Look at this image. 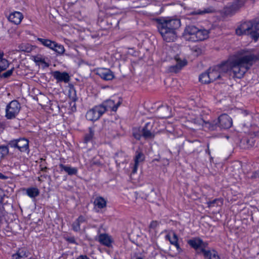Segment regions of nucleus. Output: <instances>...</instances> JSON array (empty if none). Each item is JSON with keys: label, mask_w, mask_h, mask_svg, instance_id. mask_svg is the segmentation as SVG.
Segmentation results:
<instances>
[{"label": "nucleus", "mask_w": 259, "mask_h": 259, "mask_svg": "<svg viewBox=\"0 0 259 259\" xmlns=\"http://www.w3.org/2000/svg\"><path fill=\"white\" fill-rule=\"evenodd\" d=\"M4 55L3 52H0V72L7 69L9 66L8 61L4 58Z\"/></svg>", "instance_id": "nucleus-26"}, {"label": "nucleus", "mask_w": 259, "mask_h": 259, "mask_svg": "<svg viewBox=\"0 0 259 259\" xmlns=\"http://www.w3.org/2000/svg\"><path fill=\"white\" fill-rule=\"evenodd\" d=\"M155 121L150 120L146 123L142 129V136L145 139H153L156 134V128L154 127Z\"/></svg>", "instance_id": "nucleus-8"}, {"label": "nucleus", "mask_w": 259, "mask_h": 259, "mask_svg": "<svg viewBox=\"0 0 259 259\" xmlns=\"http://www.w3.org/2000/svg\"><path fill=\"white\" fill-rule=\"evenodd\" d=\"M193 51H195L196 53H197V55H198L199 54L201 53V50L198 48H194L193 49Z\"/></svg>", "instance_id": "nucleus-41"}, {"label": "nucleus", "mask_w": 259, "mask_h": 259, "mask_svg": "<svg viewBox=\"0 0 259 259\" xmlns=\"http://www.w3.org/2000/svg\"><path fill=\"white\" fill-rule=\"evenodd\" d=\"M199 81L203 83H209L212 82L208 70L206 72L201 73L199 76Z\"/></svg>", "instance_id": "nucleus-27"}, {"label": "nucleus", "mask_w": 259, "mask_h": 259, "mask_svg": "<svg viewBox=\"0 0 259 259\" xmlns=\"http://www.w3.org/2000/svg\"><path fill=\"white\" fill-rule=\"evenodd\" d=\"M203 255L204 257L208 258L209 259H220L218 253L214 250H204Z\"/></svg>", "instance_id": "nucleus-29"}, {"label": "nucleus", "mask_w": 259, "mask_h": 259, "mask_svg": "<svg viewBox=\"0 0 259 259\" xmlns=\"http://www.w3.org/2000/svg\"><path fill=\"white\" fill-rule=\"evenodd\" d=\"M165 238L166 239L169 241L170 243L171 244L175 245L177 248V249H179L180 248L178 242V237L175 232H170L169 233L166 235Z\"/></svg>", "instance_id": "nucleus-22"}, {"label": "nucleus", "mask_w": 259, "mask_h": 259, "mask_svg": "<svg viewBox=\"0 0 259 259\" xmlns=\"http://www.w3.org/2000/svg\"><path fill=\"white\" fill-rule=\"evenodd\" d=\"M94 204L98 208L102 209L106 206L107 201L102 197H97L95 199Z\"/></svg>", "instance_id": "nucleus-28"}, {"label": "nucleus", "mask_w": 259, "mask_h": 259, "mask_svg": "<svg viewBox=\"0 0 259 259\" xmlns=\"http://www.w3.org/2000/svg\"><path fill=\"white\" fill-rule=\"evenodd\" d=\"M68 95L70 100L73 102H75L77 100L76 91L73 87H70L68 90Z\"/></svg>", "instance_id": "nucleus-30"}, {"label": "nucleus", "mask_w": 259, "mask_h": 259, "mask_svg": "<svg viewBox=\"0 0 259 259\" xmlns=\"http://www.w3.org/2000/svg\"><path fill=\"white\" fill-rule=\"evenodd\" d=\"M194 123L198 125H201L204 128H207L210 131L215 130L219 126L218 120L212 121H205L200 118L194 119Z\"/></svg>", "instance_id": "nucleus-12"}, {"label": "nucleus", "mask_w": 259, "mask_h": 259, "mask_svg": "<svg viewBox=\"0 0 259 259\" xmlns=\"http://www.w3.org/2000/svg\"><path fill=\"white\" fill-rule=\"evenodd\" d=\"M21 105L17 100L11 101L7 106L5 109V116L8 119H13L18 115L20 109Z\"/></svg>", "instance_id": "nucleus-4"}, {"label": "nucleus", "mask_w": 259, "mask_h": 259, "mask_svg": "<svg viewBox=\"0 0 259 259\" xmlns=\"http://www.w3.org/2000/svg\"><path fill=\"white\" fill-rule=\"evenodd\" d=\"M209 31L205 29H199L196 33L195 41L203 40L208 37Z\"/></svg>", "instance_id": "nucleus-21"}, {"label": "nucleus", "mask_w": 259, "mask_h": 259, "mask_svg": "<svg viewBox=\"0 0 259 259\" xmlns=\"http://www.w3.org/2000/svg\"><path fill=\"white\" fill-rule=\"evenodd\" d=\"M34 61L36 63H45V58L41 55H37L34 57Z\"/></svg>", "instance_id": "nucleus-35"}, {"label": "nucleus", "mask_w": 259, "mask_h": 259, "mask_svg": "<svg viewBox=\"0 0 259 259\" xmlns=\"http://www.w3.org/2000/svg\"><path fill=\"white\" fill-rule=\"evenodd\" d=\"M175 59L176 61V64L168 67V71L170 72L177 73L179 72L187 63L185 59L182 60L179 56H176Z\"/></svg>", "instance_id": "nucleus-14"}, {"label": "nucleus", "mask_w": 259, "mask_h": 259, "mask_svg": "<svg viewBox=\"0 0 259 259\" xmlns=\"http://www.w3.org/2000/svg\"><path fill=\"white\" fill-rule=\"evenodd\" d=\"M26 194L31 198H35L39 195V190L36 187H30L26 190Z\"/></svg>", "instance_id": "nucleus-25"}, {"label": "nucleus", "mask_w": 259, "mask_h": 259, "mask_svg": "<svg viewBox=\"0 0 259 259\" xmlns=\"http://www.w3.org/2000/svg\"><path fill=\"white\" fill-rule=\"evenodd\" d=\"M105 112L104 107L99 105L89 110L85 117L87 120L94 121L98 120Z\"/></svg>", "instance_id": "nucleus-6"}, {"label": "nucleus", "mask_w": 259, "mask_h": 259, "mask_svg": "<svg viewBox=\"0 0 259 259\" xmlns=\"http://www.w3.org/2000/svg\"><path fill=\"white\" fill-rule=\"evenodd\" d=\"M242 5H243L242 3H239L238 5L235 4L232 6V9L233 10H236L237 9H238L239 7H241Z\"/></svg>", "instance_id": "nucleus-40"}, {"label": "nucleus", "mask_w": 259, "mask_h": 259, "mask_svg": "<svg viewBox=\"0 0 259 259\" xmlns=\"http://www.w3.org/2000/svg\"><path fill=\"white\" fill-rule=\"evenodd\" d=\"M206 152L208 153V154H210V151H209V144H207V149L206 150Z\"/></svg>", "instance_id": "nucleus-50"}, {"label": "nucleus", "mask_w": 259, "mask_h": 259, "mask_svg": "<svg viewBox=\"0 0 259 259\" xmlns=\"http://www.w3.org/2000/svg\"><path fill=\"white\" fill-rule=\"evenodd\" d=\"M157 28L163 39L167 42L175 41L177 38L176 30L181 26L180 20L169 17L156 19Z\"/></svg>", "instance_id": "nucleus-2"}, {"label": "nucleus", "mask_w": 259, "mask_h": 259, "mask_svg": "<svg viewBox=\"0 0 259 259\" xmlns=\"http://www.w3.org/2000/svg\"><path fill=\"white\" fill-rule=\"evenodd\" d=\"M7 178V177L6 176H4L3 174L0 172V179H6Z\"/></svg>", "instance_id": "nucleus-48"}, {"label": "nucleus", "mask_w": 259, "mask_h": 259, "mask_svg": "<svg viewBox=\"0 0 259 259\" xmlns=\"http://www.w3.org/2000/svg\"><path fill=\"white\" fill-rule=\"evenodd\" d=\"M76 220L81 224L83 223H84L86 221L85 218L82 216H79Z\"/></svg>", "instance_id": "nucleus-39"}, {"label": "nucleus", "mask_w": 259, "mask_h": 259, "mask_svg": "<svg viewBox=\"0 0 259 259\" xmlns=\"http://www.w3.org/2000/svg\"><path fill=\"white\" fill-rule=\"evenodd\" d=\"M219 126L224 129H228L231 127L233 124L232 118L227 114H223L218 118Z\"/></svg>", "instance_id": "nucleus-13"}, {"label": "nucleus", "mask_w": 259, "mask_h": 259, "mask_svg": "<svg viewBox=\"0 0 259 259\" xmlns=\"http://www.w3.org/2000/svg\"><path fill=\"white\" fill-rule=\"evenodd\" d=\"M211 10L210 9H204L203 10H197L191 12L192 15H203L206 13H211Z\"/></svg>", "instance_id": "nucleus-33"}, {"label": "nucleus", "mask_w": 259, "mask_h": 259, "mask_svg": "<svg viewBox=\"0 0 259 259\" xmlns=\"http://www.w3.org/2000/svg\"><path fill=\"white\" fill-rule=\"evenodd\" d=\"M47 169V167H44L41 168L42 171H45Z\"/></svg>", "instance_id": "nucleus-51"}, {"label": "nucleus", "mask_w": 259, "mask_h": 259, "mask_svg": "<svg viewBox=\"0 0 259 259\" xmlns=\"http://www.w3.org/2000/svg\"><path fill=\"white\" fill-rule=\"evenodd\" d=\"M160 110L164 112L161 117L166 118L170 115V109L168 106L162 107L161 108Z\"/></svg>", "instance_id": "nucleus-34"}, {"label": "nucleus", "mask_w": 259, "mask_h": 259, "mask_svg": "<svg viewBox=\"0 0 259 259\" xmlns=\"http://www.w3.org/2000/svg\"><path fill=\"white\" fill-rule=\"evenodd\" d=\"M100 164V162H99L98 161H92V163H91V165H98V164Z\"/></svg>", "instance_id": "nucleus-49"}, {"label": "nucleus", "mask_w": 259, "mask_h": 259, "mask_svg": "<svg viewBox=\"0 0 259 259\" xmlns=\"http://www.w3.org/2000/svg\"><path fill=\"white\" fill-rule=\"evenodd\" d=\"M98 241L101 244L107 247H110L113 242L111 237L107 234H101L99 236Z\"/></svg>", "instance_id": "nucleus-18"}, {"label": "nucleus", "mask_w": 259, "mask_h": 259, "mask_svg": "<svg viewBox=\"0 0 259 259\" xmlns=\"http://www.w3.org/2000/svg\"><path fill=\"white\" fill-rule=\"evenodd\" d=\"M14 69V68H12L11 69L8 70L6 72L3 73L1 75V77L5 78L9 77L10 76L12 75V74L13 72Z\"/></svg>", "instance_id": "nucleus-36"}, {"label": "nucleus", "mask_w": 259, "mask_h": 259, "mask_svg": "<svg viewBox=\"0 0 259 259\" xmlns=\"http://www.w3.org/2000/svg\"><path fill=\"white\" fill-rule=\"evenodd\" d=\"M115 159L118 166L127 162L126 155L122 152H117L115 156Z\"/></svg>", "instance_id": "nucleus-23"}, {"label": "nucleus", "mask_w": 259, "mask_h": 259, "mask_svg": "<svg viewBox=\"0 0 259 259\" xmlns=\"http://www.w3.org/2000/svg\"><path fill=\"white\" fill-rule=\"evenodd\" d=\"M159 225V223L156 221H153L151 222L149 228L151 229H155Z\"/></svg>", "instance_id": "nucleus-38"}, {"label": "nucleus", "mask_w": 259, "mask_h": 259, "mask_svg": "<svg viewBox=\"0 0 259 259\" xmlns=\"http://www.w3.org/2000/svg\"><path fill=\"white\" fill-rule=\"evenodd\" d=\"M188 244L195 249L197 250L198 253L203 254V251L206 250L207 243L203 242L199 238H194L188 241Z\"/></svg>", "instance_id": "nucleus-9"}, {"label": "nucleus", "mask_w": 259, "mask_h": 259, "mask_svg": "<svg viewBox=\"0 0 259 259\" xmlns=\"http://www.w3.org/2000/svg\"><path fill=\"white\" fill-rule=\"evenodd\" d=\"M59 167L61 171L64 170L69 176L75 175L78 172V169L76 167H71L68 165H64L62 163L59 164Z\"/></svg>", "instance_id": "nucleus-20"}, {"label": "nucleus", "mask_w": 259, "mask_h": 259, "mask_svg": "<svg viewBox=\"0 0 259 259\" xmlns=\"http://www.w3.org/2000/svg\"><path fill=\"white\" fill-rule=\"evenodd\" d=\"M9 153V149L8 146H0V162Z\"/></svg>", "instance_id": "nucleus-31"}, {"label": "nucleus", "mask_w": 259, "mask_h": 259, "mask_svg": "<svg viewBox=\"0 0 259 259\" xmlns=\"http://www.w3.org/2000/svg\"><path fill=\"white\" fill-rule=\"evenodd\" d=\"M28 251L25 248L19 249L17 252L13 254V259H21L22 258L27 257L28 256Z\"/></svg>", "instance_id": "nucleus-24"}, {"label": "nucleus", "mask_w": 259, "mask_h": 259, "mask_svg": "<svg viewBox=\"0 0 259 259\" xmlns=\"http://www.w3.org/2000/svg\"><path fill=\"white\" fill-rule=\"evenodd\" d=\"M257 23H259V20H258V21H257Z\"/></svg>", "instance_id": "nucleus-54"}, {"label": "nucleus", "mask_w": 259, "mask_h": 259, "mask_svg": "<svg viewBox=\"0 0 259 259\" xmlns=\"http://www.w3.org/2000/svg\"><path fill=\"white\" fill-rule=\"evenodd\" d=\"M53 76L58 82L63 81L66 83L70 79L68 74L65 72H61L59 71H56L53 72Z\"/></svg>", "instance_id": "nucleus-16"}, {"label": "nucleus", "mask_w": 259, "mask_h": 259, "mask_svg": "<svg viewBox=\"0 0 259 259\" xmlns=\"http://www.w3.org/2000/svg\"><path fill=\"white\" fill-rule=\"evenodd\" d=\"M94 133L95 131L94 130V127H90L89 133L87 134L84 137V142L85 143H88L93 139L94 136Z\"/></svg>", "instance_id": "nucleus-32"}, {"label": "nucleus", "mask_w": 259, "mask_h": 259, "mask_svg": "<svg viewBox=\"0 0 259 259\" xmlns=\"http://www.w3.org/2000/svg\"><path fill=\"white\" fill-rule=\"evenodd\" d=\"M4 193L3 191L0 188V200H2Z\"/></svg>", "instance_id": "nucleus-44"}, {"label": "nucleus", "mask_w": 259, "mask_h": 259, "mask_svg": "<svg viewBox=\"0 0 259 259\" xmlns=\"http://www.w3.org/2000/svg\"><path fill=\"white\" fill-rule=\"evenodd\" d=\"M144 159V155L141 152L137 151L136 156L134 158V164L132 167V174H135L137 172L139 163L143 162Z\"/></svg>", "instance_id": "nucleus-17"}, {"label": "nucleus", "mask_w": 259, "mask_h": 259, "mask_svg": "<svg viewBox=\"0 0 259 259\" xmlns=\"http://www.w3.org/2000/svg\"><path fill=\"white\" fill-rule=\"evenodd\" d=\"M256 173H254L253 176H251L252 178H255L256 177Z\"/></svg>", "instance_id": "nucleus-52"}, {"label": "nucleus", "mask_w": 259, "mask_h": 259, "mask_svg": "<svg viewBox=\"0 0 259 259\" xmlns=\"http://www.w3.org/2000/svg\"><path fill=\"white\" fill-rule=\"evenodd\" d=\"M8 146L12 148H17L22 152L29 153V141L25 138H20L10 141Z\"/></svg>", "instance_id": "nucleus-7"}, {"label": "nucleus", "mask_w": 259, "mask_h": 259, "mask_svg": "<svg viewBox=\"0 0 259 259\" xmlns=\"http://www.w3.org/2000/svg\"><path fill=\"white\" fill-rule=\"evenodd\" d=\"M257 60L255 55L241 50L230 56L227 61L209 68L208 71L212 81L223 80L227 73L241 78Z\"/></svg>", "instance_id": "nucleus-1"}, {"label": "nucleus", "mask_w": 259, "mask_h": 259, "mask_svg": "<svg viewBox=\"0 0 259 259\" xmlns=\"http://www.w3.org/2000/svg\"><path fill=\"white\" fill-rule=\"evenodd\" d=\"M134 136L135 137V138L136 139H138V140H139L140 139V137H141V135H139V134H134Z\"/></svg>", "instance_id": "nucleus-47"}, {"label": "nucleus", "mask_w": 259, "mask_h": 259, "mask_svg": "<svg viewBox=\"0 0 259 259\" xmlns=\"http://www.w3.org/2000/svg\"><path fill=\"white\" fill-rule=\"evenodd\" d=\"M258 30H259V23L257 22L252 23L248 21L241 24L236 29V33L238 35L250 34L251 37L256 41L259 37V34L256 31Z\"/></svg>", "instance_id": "nucleus-3"}, {"label": "nucleus", "mask_w": 259, "mask_h": 259, "mask_svg": "<svg viewBox=\"0 0 259 259\" xmlns=\"http://www.w3.org/2000/svg\"><path fill=\"white\" fill-rule=\"evenodd\" d=\"M67 240L69 242L72 243H74L75 242L74 238L72 237L69 238Z\"/></svg>", "instance_id": "nucleus-43"}, {"label": "nucleus", "mask_w": 259, "mask_h": 259, "mask_svg": "<svg viewBox=\"0 0 259 259\" xmlns=\"http://www.w3.org/2000/svg\"><path fill=\"white\" fill-rule=\"evenodd\" d=\"M37 40L39 41L43 46L55 51L59 55H63L65 52V48L63 45L57 44L54 41L49 39L37 38Z\"/></svg>", "instance_id": "nucleus-5"}, {"label": "nucleus", "mask_w": 259, "mask_h": 259, "mask_svg": "<svg viewBox=\"0 0 259 259\" xmlns=\"http://www.w3.org/2000/svg\"><path fill=\"white\" fill-rule=\"evenodd\" d=\"M121 103L122 99L120 98H118L116 100H107L100 105L104 107L105 112L109 110L116 111Z\"/></svg>", "instance_id": "nucleus-10"}, {"label": "nucleus", "mask_w": 259, "mask_h": 259, "mask_svg": "<svg viewBox=\"0 0 259 259\" xmlns=\"http://www.w3.org/2000/svg\"><path fill=\"white\" fill-rule=\"evenodd\" d=\"M217 201L216 199L213 200L212 201H209L207 203L208 206L211 207L212 206L213 204Z\"/></svg>", "instance_id": "nucleus-45"}, {"label": "nucleus", "mask_w": 259, "mask_h": 259, "mask_svg": "<svg viewBox=\"0 0 259 259\" xmlns=\"http://www.w3.org/2000/svg\"><path fill=\"white\" fill-rule=\"evenodd\" d=\"M80 224L76 220L72 224V229L74 231L78 232L80 230Z\"/></svg>", "instance_id": "nucleus-37"}, {"label": "nucleus", "mask_w": 259, "mask_h": 259, "mask_svg": "<svg viewBox=\"0 0 259 259\" xmlns=\"http://www.w3.org/2000/svg\"><path fill=\"white\" fill-rule=\"evenodd\" d=\"M198 28L196 26L190 25L186 27L183 32V36L184 38L189 41H195V37Z\"/></svg>", "instance_id": "nucleus-11"}, {"label": "nucleus", "mask_w": 259, "mask_h": 259, "mask_svg": "<svg viewBox=\"0 0 259 259\" xmlns=\"http://www.w3.org/2000/svg\"><path fill=\"white\" fill-rule=\"evenodd\" d=\"M73 104L71 107V110L72 111H75L76 110V104L75 102H73Z\"/></svg>", "instance_id": "nucleus-46"}, {"label": "nucleus", "mask_w": 259, "mask_h": 259, "mask_svg": "<svg viewBox=\"0 0 259 259\" xmlns=\"http://www.w3.org/2000/svg\"><path fill=\"white\" fill-rule=\"evenodd\" d=\"M97 74L106 80H112L114 76L113 73L109 69L100 68L97 70Z\"/></svg>", "instance_id": "nucleus-15"}, {"label": "nucleus", "mask_w": 259, "mask_h": 259, "mask_svg": "<svg viewBox=\"0 0 259 259\" xmlns=\"http://www.w3.org/2000/svg\"><path fill=\"white\" fill-rule=\"evenodd\" d=\"M23 16L22 14L19 12H14L11 13L9 16V20L15 24H19L21 22Z\"/></svg>", "instance_id": "nucleus-19"}, {"label": "nucleus", "mask_w": 259, "mask_h": 259, "mask_svg": "<svg viewBox=\"0 0 259 259\" xmlns=\"http://www.w3.org/2000/svg\"><path fill=\"white\" fill-rule=\"evenodd\" d=\"M136 259H143V258H142V257H137Z\"/></svg>", "instance_id": "nucleus-53"}, {"label": "nucleus", "mask_w": 259, "mask_h": 259, "mask_svg": "<svg viewBox=\"0 0 259 259\" xmlns=\"http://www.w3.org/2000/svg\"><path fill=\"white\" fill-rule=\"evenodd\" d=\"M76 259H90L87 255H80Z\"/></svg>", "instance_id": "nucleus-42"}]
</instances>
